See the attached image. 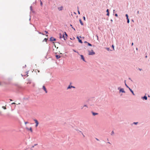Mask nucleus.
Wrapping results in <instances>:
<instances>
[{
	"label": "nucleus",
	"mask_w": 150,
	"mask_h": 150,
	"mask_svg": "<svg viewBox=\"0 0 150 150\" xmlns=\"http://www.w3.org/2000/svg\"><path fill=\"white\" fill-rule=\"evenodd\" d=\"M78 13L79 14H80V12L79 11H78Z\"/></svg>",
	"instance_id": "nucleus-42"
},
{
	"label": "nucleus",
	"mask_w": 150,
	"mask_h": 150,
	"mask_svg": "<svg viewBox=\"0 0 150 150\" xmlns=\"http://www.w3.org/2000/svg\"><path fill=\"white\" fill-rule=\"evenodd\" d=\"M139 13V11H137V13H138V14Z\"/></svg>",
	"instance_id": "nucleus-43"
},
{
	"label": "nucleus",
	"mask_w": 150,
	"mask_h": 150,
	"mask_svg": "<svg viewBox=\"0 0 150 150\" xmlns=\"http://www.w3.org/2000/svg\"><path fill=\"white\" fill-rule=\"evenodd\" d=\"M92 114L94 116H95V115H97L98 114V113H95V112H92Z\"/></svg>",
	"instance_id": "nucleus-14"
},
{
	"label": "nucleus",
	"mask_w": 150,
	"mask_h": 150,
	"mask_svg": "<svg viewBox=\"0 0 150 150\" xmlns=\"http://www.w3.org/2000/svg\"><path fill=\"white\" fill-rule=\"evenodd\" d=\"M1 85V83L0 82V85Z\"/></svg>",
	"instance_id": "nucleus-45"
},
{
	"label": "nucleus",
	"mask_w": 150,
	"mask_h": 150,
	"mask_svg": "<svg viewBox=\"0 0 150 150\" xmlns=\"http://www.w3.org/2000/svg\"><path fill=\"white\" fill-rule=\"evenodd\" d=\"M111 21H112V20L111 19Z\"/></svg>",
	"instance_id": "nucleus-47"
},
{
	"label": "nucleus",
	"mask_w": 150,
	"mask_h": 150,
	"mask_svg": "<svg viewBox=\"0 0 150 150\" xmlns=\"http://www.w3.org/2000/svg\"><path fill=\"white\" fill-rule=\"evenodd\" d=\"M127 19V23H129V19L128 18V19Z\"/></svg>",
	"instance_id": "nucleus-22"
},
{
	"label": "nucleus",
	"mask_w": 150,
	"mask_h": 150,
	"mask_svg": "<svg viewBox=\"0 0 150 150\" xmlns=\"http://www.w3.org/2000/svg\"><path fill=\"white\" fill-rule=\"evenodd\" d=\"M45 32L46 33H48V32L46 31H45Z\"/></svg>",
	"instance_id": "nucleus-37"
},
{
	"label": "nucleus",
	"mask_w": 150,
	"mask_h": 150,
	"mask_svg": "<svg viewBox=\"0 0 150 150\" xmlns=\"http://www.w3.org/2000/svg\"><path fill=\"white\" fill-rule=\"evenodd\" d=\"M80 132H81V133L82 134V135H83V137H85V136L83 135V133L82 132H81V131H80Z\"/></svg>",
	"instance_id": "nucleus-20"
},
{
	"label": "nucleus",
	"mask_w": 150,
	"mask_h": 150,
	"mask_svg": "<svg viewBox=\"0 0 150 150\" xmlns=\"http://www.w3.org/2000/svg\"><path fill=\"white\" fill-rule=\"evenodd\" d=\"M28 123V122H25V124H27Z\"/></svg>",
	"instance_id": "nucleus-31"
},
{
	"label": "nucleus",
	"mask_w": 150,
	"mask_h": 150,
	"mask_svg": "<svg viewBox=\"0 0 150 150\" xmlns=\"http://www.w3.org/2000/svg\"><path fill=\"white\" fill-rule=\"evenodd\" d=\"M84 107H86L87 108V106L86 105H84L83 106L81 107V109H83V108Z\"/></svg>",
	"instance_id": "nucleus-13"
},
{
	"label": "nucleus",
	"mask_w": 150,
	"mask_h": 150,
	"mask_svg": "<svg viewBox=\"0 0 150 150\" xmlns=\"http://www.w3.org/2000/svg\"><path fill=\"white\" fill-rule=\"evenodd\" d=\"M34 120L35 122V123H36L35 127H37L39 124V122L36 119H34Z\"/></svg>",
	"instance_id": "nucleus-4"
},
{
	"label": "nucleus",
	"mask_w": 150,
	"mask_h": 150,
	"mask_svg": "<svg viewBox=\"0 0 150 150\" xmlns=\"http://www.w3.org/2000/svg\"><path fill=\"white\" fill-rule=\"evenodd\" d=\"M108 143L110 144V143L109 142H108Z\"/></svg>",
	"instance_id": "nucleus-50"
},
{
	"label": "nucleus",
	"mask_w": 150,
	"mask_h": 150,
	"mask_svg": "<svg viewBox=\"0 0 150 150\" xmlns=\"http://www.w3.org/2000/svg\"><path fill=\"white\" fill-rule=\"evenodd\" d=\"M147 57V56H146V58Z\"/></svg>",
	"instance_id": "nucleus-51"
},
{
	"label": "nucleus",
	"mask_w": 150,
	"mask_h": 150,
	"mask_svg": "<svg viewBox=\"0 0 150 150\" xmlns=\"http://www.w3.org/2000/svg\"><path fill=\"white\" fill-rule=\"evenodd\" d=\"M3 108H4V109H6V108L5 107H4L3 106Z\"/></svg>",
	"instance_id": "nucleus-33"
},
{
	"label": "nucleus",
	"mask_w": 150,
	"mask_h": 150,
	"mask_svg": "<svg viewBox=\"0 0 150 150\" xmlns=\"http://www.w3.org/2000/svg\"><path fill=\"white\" fill-rule=\"evenodd\" d=\"M1 114V112H0V114Z\"/></svg>",
	"instance_id": "nucleus-53"
},
{
	"label": "nucleus",
	"mask_w": 150,
	"mask_h": 150,
	"mask_svg": "<svg viewBox=\"0 0 150 150\" xmlns=\"http://www.w3.org/2000/svg\"><path fill=\"white\" fill-rule=\"evenodd\" d=\"M120 92H123V93H125V91H124V90L123 88H121L120 90Z\"/></svg>",
	"instance_id": "nucleus-11"
},
{
	"label": "nucleus",
	"mask_w": 150,
	"mask_h": 150,
	"mask_svg": "<svg viewBox=\"0 0 150 150\" xmlns=\"http://www.w3.org/2000/svg\"><path fill=\"white\" fill-rule=\"evenodd\" d=\"M25 128L27 130L30 131L31 132H33V130L31 127H30V128H28V127H26Z\"/></svg>",
	"instance_id": "nucleus-3"
},
{
	"label": "nucleus",
	"mask_w": 150,
	"mask_h": 150,
	"mask_svg": "<svg viewBox=\"0 0 150 150\" xmlns=\"http://www.w3.org/2000/svg\"><path fill=\"white\" fill-rule=\"evenodd\" d=\"M85 43H87V42L86 41H85L84 42Z\"/></svg>",
	"instance_id": "nucleus-44"
},
{
	"label": "nucleus",
	"mask_w": 150,
	"mask_h": 150,
	"mask_svg": "<svg viewBox=\"0 0 150 150\" xmlns=\"http://www.w3.org/2000/svg\"><path fill=\"white\" fill-rule=\"evenodd\" d=\"M107 15L108 16H109V13H107Z\"/></svg>",
	"instance_id": "nucleus-32"
},
{
	"label": "nucleus",
	"mask_w": 150,
	"mask_h": 150,
	"mask_svg": "<svg viewBox=\"0 0 150 150\" xmlns=\"http://www.w3.org/2000/svg\"><path fill=\"white\" fill-rule=\"evenodd\" d=\"M56 57L57 59H58L60 57V56L58 55H56Z\"/></svg>",
	"instance_id": "nucleus-15"
},
{
	"label": "nucleus",
	"mask_w": 150,
	"mask_h": 150,
	"mask_svg": "<svg viewBox=\"0 0 150 150\" xmlns=\"http://www.w3.org/2000/svg\"><path fill=\"white\" fill-rule=\"evenodd\" d=\"M38 145L37 144H35L34 146H31V148L32 149V148H34V146H36V145Z\"/></svg>",
	"instance_id": "nucleus-18"
},
{
	"label": "nucleus",
	"mask_w": 150,
	"mask_h": 150,
	"mask_svg": "<svg viewBox=\"0 0 150 150\" xmlns=\"http://www.w3.org/2000/svg\"><path fill=\"white\" fill-rule=\"evenodd\" d=\"M106 12L108 13H109V10L108 9H107L106 10Z\"/></svg>",
	"instance_id": "nucleus-25"
},
{
	"label": "nucleus",
	"mask_w": 150,
	"mask_h": 150,
	"mask_svg": "<svg viewBox=\"0 0 150 150\" xmlns=\"http://www.w3.org/2000/svg\"><path fill=\"white\" fill-rule=\"evenodd\" d=\"M88 54L89 55H93L95 54V53L93 52V50H91V51H88Z\"/></svg>",
	"instance_id": "nucleus-2"
},
{
	"label": "nucleus",
	"mask_w": 150,
	"mask_h": 150,
	"mask_svg": "<svg viewBox=\"0 0 150 150\" xmlns=\"http://www.w3.org/2000/svg\"><path fill=\"white\" fill-rule=\"evenodd\" d=\"M88 45H89V46H92V45L90 43H88Z\"/></svg>",
	"instance_id": "nucleus-21"
},
{
	"label": "nucleus",
	"mask_w": 150,
	"mask_h": 150,
	"mask_svg": "<svg viewBox=\"0 0 150 150\" xmlns=\"http://www.w3.org/2000/svg\"><path fill=\"white\" fill-rule=\"evenodd\" d=\"M45 40H46L47 39H46V38H45Z\"/></svg>",
	"instance_id": "nucleus-49"
},
{
	"label": "nucleus",
	"mask_w": 150,
	"mask_h": 150,
	"mask_svg": "<svg viewBox=\"0 0 150 150\" xmlns=\"http://www.w3.org/2000/svg\"><path fill=\"white\" fill-rule=\"evenodd\" d=\"M62 9H63V7L62 6H61V7H58V9L59 11H61V10H62Z\"/></svg>",
	"instance_id": "nucleus-10"
},
{
	"label": "nucleus",
	"mask_w": 150,
	"mask_h": 150,
	"mask_svg": "<svg viewBox=\"0 0 150 150\" xmlns=\"http://www.w3.org/2000/svg\"><path fill=\"white\" fill-rule=\"evenodd\" d=\"M10 100L11 101H12V100L11 99H10Z\"/></svg>",
	"instance_id": "nucleus-41"
},
{
	"label": "nucleus",
	"mask_w": 150,
	"mask_h": 150,
	"mask_svg": "<svg viewBox=\"0 0 150 150\" xmlns=\"http://www.w3.org/2000/svg\"><path fill=\"white\" fill-rule=\"evenodd\" d=\"M96 140H98V141H99V140H98V139H97V138H96Z\"/></svg>",
	"instance_id": "nucleus-39"
},
{
	"label": "nucleus",
	"mask_w": 150,
	"mask_h": 150,
	"mask_svg": "<svg viewBox=\"0 0 150 150\" xmlns=\"http://www.w3.org/2000/svg\"><path fill=\"white\" fill-rule=\"evenodd\" d=\"M15 104V103H12V104Z\"/></svg>",
	"instance_id": "nucleus-35"
},
{
	"label": "nucleus",
	"mask_w": 150,
	"mask_h": 150,
	"mask_svg": "<svg viewBox=\"0 0 150 150\" xmlns=\"http://www.w3.org/2000/svg\"><path fill=\"white\" fill-rule=\"evenodd\" d=\"M50 40L51 41H54L56 40V39L53 37H51L50 38Z\"/></svg>",
	"instance_id": "nucleus-8"
},
{
	"label": "nucleus",
	"mask_w": 150,
	"mask_h": 150,
	"mask_svg": "<svg viewBox=\"0 0 150 150\" xmlns=\"http://www.w3.org/2000/svg\"><path fill=\"white\" fill-rule=\"evenodd\" d=\"M42 89L45 91V93H47V91L44 86H42Z\"/></svg>",
	"instance_id": "nucleus-6"
},
{
	"label": "nucleus",
	"mask_w": 150,
	"mask_h": 150,
	"mask_svg": "<svg viewBox=\"0 0 150 150\" xmlns=\"http://www.w3.org/2000/svg\"><path fill=\"white\" fill-rule=\"evenodd\" d=\"M30 8L31 9L32 8V7L30 6Z\"/></svg>",
	"instance_id": "nucleus-46"
},
{
	"label": "nucleus",
	"mask_w": 150,
	"mask_h": 150,
	"mask_svg": "<svg viewBox=\"0 0 150 150\" xmlns=\"http://www.w3.org/2000/svg\"><path fill=\"white\" fill-rule=\"evenodd\" d=\"M141 71V69H139Z\"/></svg>",
	"instance_id": "nucleus-52"
},
{
	"label": "nucleus",
	"mask_w": 150,
	"mask_h": 150,
	"mask_svg": "<svg viewBox=\"0 0 150 150\" xmlns=\"http://www.w3.org/2000/svg\"><path fill=\"white\" fill-rule=\"evenodd\" d=\"M73 51L74 52H77L78 53V52H76L75 50H73Z\"/></svg>",
	"instance_id": "nucleus-28"
},
{
	"label": "nucleus",
	"mask_w": 150,
	"mask_h": 150,
	"mask_svg": "<svg viewBox=\"0 0 150 150\" xmlns=\"http://www.w3.org/2000/svg\"><path fill=\"white\" fill-rule=\"evenodd\" d=\"M133 45V43H132V46Z\"/></svg>",
	"instance_id": "nucleus-40"
},
{
	"label": "nucleus",
	"mask_w": 150,
	"mask_h": 150,
	"mask_svg": "<svg viewBox=\"0 0 150 150\" xmlns=\"http://www.w3.org/2000/svg\"><path fill=\"white\" fill-rule=\"evenodd\" d=\"M125 16H126V17H127V19H128V18H128V14H126Z\"/></svg>",
	"instance_id": "nucleus-19"
},
{
	"label": "nucleus",
	"mask_w": 150,
	"mask_h": 150,
	"mask_svg": "<svg viewBox=\"0 0 150 150\" xmlns=\"http://www.w3.org/2000/svg\"><path fill=\"white\" fill-rule=\"evenodd\" d=\"M107 50L108 51H109V48H107Z\"/></svg>",
	"instance_id": "nucleus-36"
},
{
	"label": "nucleus",
	"mask_w": 150,
	"mask_h": 150,
	"mask_svg": "<svg viewBox=\"0 0 150 150\" xmlns=\"http://www.w3.org/2000/svg\"><path fill=\"white\" fill-rule=\"evenodd\" d=\"M79 21H80V23L81 25H83V23H82V21H81V19H80L79 20Z\"/></svg>",
	"instance_id": "nucleus-16"
},
{
	"label": "nucleus",
	"mask_w": 150,
	"mask_h": 150,
	"mask_svg": "<svg viewBox=\"0 0 150 150\" xmlns=\"http://www.w3.org/2000/svg\"><path fill=\"white\" fill-rule=\"evenodd\" d=\"M83 20H84V21H85V19H86V18H85V17L84 16H83Z\"/></svg>",
	"instance_id": "nucleus-26"
},
{
	"label": "nucleus",
	"mask_w": 150,
	"mask_h": 150,
	"mask_svg": "<svg viewBox=\"0 0 150 150\" xmlns=\"http://www.w3.org/2000/svg\"><path fill=\"white\" fill-rule=\"evenodd\" d=\"M71 83H70V85H69V86H68V87H67V89H70V88H75V87H74V86H71Z\"/></svg>",
	"instance_id": "nucleus-5"
},
{
	"label": "nucleus",
	"mask_w": 150,
	"mask_h": 150,
	"mask_svg": "<svg viewBox=\"0 0 150 150\" xmlns=\"http://www.w3.org/2000/svg\"><path fill=\"white\" fill-rule=\"evenodd\" d=\"M72 28L74 29V30H75V29L74 28H73V27H72Z\"/></svg>",
	"instance_id": "nucleus-38"
},
{
	"label": "nucleus",
	"mask_w": 150,
	"mask_h": 150,
	"mask_svg": "<svg viewBox=\"0 0 150 150\" xmlns=\"http://www.w3.org/2000/svg\"><path fill=\"white\" fill-rule=\"evenodd\" d=\"M115 16H116V17H117L118 16V15L117 14H115Z\"/></svg>",
	"instance_id": "nucleus-30"
},
{
	"label": "nucleus",
	"mask_w": 150,
	"mask_h": 150,
	"mask_svg": "<svg viewBox=\"0 0 150 150\" xmlns=\"http://www.w3.org/2000/svg\"><path fill=\"white\" fill-rule=\"evenodd\" d=\"M112 47H113V50H114V46L113 45H112Z\"/></svg>",
	"instance_id": "nucleus-27"
},
{
	"label": "nucleus",
	"mask_w": 150,
	"mask_h": 150,
	"mask_svg": "<svg viewBox=\"0 0 150 150\" xmlns=\"http://www.w3.org/2000/svg\"><path fill=\"white\" fill-rule=\"evenodd\" d=\"M138 122H134V123L135 124H137Z\"/></svg>",
	"instance_id": "nucleus-34"
},
{
	"label": "nucleus",
	"mask_w": 150,
	"mask_h": 150,
	"mask_svg": "<svg viewBox=\"0 0 150 150\" xmlns=\"http://www.w3.org/2000/svg\"><path fill=\"white\" fill-rule=\"evenodd\" d=\"M142 98L145 99V100H146L147 99V97L146 96H144L143 97H142Z\"/></svg>",
	"instance_id": "nucleus-17"
},
{
	"label": "nucleus",
	"mask_w": 150,
	"mask_h": 150,
	"mask_svg": "<svg viewBox=\"0 0 150 150\" xmlns=\"http://www.w3.org/2000/svg\"><path fill=\"white\" fill-rule=\"evenodd\" d=\"M129 88V90H130V91H131V92L132 93V94L133 95H134V92L132 90V89H131Z\"/></svg>",
	"instance_id": "nucleus-12"
},
{
	"label": "nucleus",
	"mask_w": 150,
	"mask_h": 150,
	"mask_svg": "<svg viewBox=\"0 0 150 150\" xmlns=\"http://www.w3.org/2000/svg\"><path fill=\"white\" fill-rule=\"evenodd\" d=\"M76 38L78 39L79 42L80 43H82V41L80 39L79 37L78 36H77Z\"/></svg>",
	"instance_id": "nucleus-7"
},
{
	"label": "nucleus",
	"mask_w": 150,
	"mask_h": 150,
	"mask_svg": "<svg viewBox=\"0 0 150 150\" xmlns=\"http://www.w3.org/2000/svg\"><path fill=\"white\" fill-rule=\"evenodd\" d=\"M125 86H126L127 87V88H129V87H128V86H127V85L126 84V83H125Z\"/></svg>",
	"instance_id": "nucleus-24"
},
{
	"label": "nucleus",
	"mask_w": 150,
	"mask_h": 150,
	"mask_svg": "<svg viewBox=\"0 0 150 150\" xmlns=\"http://www.w3.org/2000/svg\"><path fill=\"white\" fill-rule=\"evenodd\" d=\"M114 134V132L113 131H112L111 132V135H113Z\"/></svg>",
	"instance_id": "nucleus-23"
},
{
	"label": "nucleus",
	"mask_w": 150,
	"mask_h": 150,
	"mask_svg": "<svg viewBox=\"0 0 150 150\" xmlns=\"http://www.w3.org/2000/svg\"><path fill=\"white\" fill-rule=\"evenodd\" d=\"M42 2L41 1H40V4H41V5H42Z\"/></svg>",
	"instance_id": "nucleus-29"
},
{
	"label": "nucleus",
	"mask_w": 150,
	"mask_h": 150,
	"mask_svg": "<svg viewBox=\"0 0 150 150\" xmlns=\"http://www.w3.org/2000/svg\"><path fill=\"white\" fill-rule=\"evenodd\" d=\"M80 56L81 59H82L83 61H85V59L83 56L82 55H80Z\"/></svg>",
	"instance_id": "nucleus-9"
},
{
	"label": "nucleus",
	"mask_w": 150,
	"mask_h": 150,
	"mask_svg": "<svg viewBox=\"0 0 150 150\" xmlns=\"http://www.w3.org/2000/svg\"><path fill=\"white\" fill-rule=\"evenodd\" d=\"M64 33L65 34V36L63 33L62 34L60 33L59 34V38L60 39H62L63 38L64 40H65L67 39V35L65 32H64Z\"/></svg>",
	"instance_id": "nucleus-1"
},
{
	"label": "nucleus",
	"mask_w": 150,
	"mask_h": 150,
	"mask_svg": "<svg viewBox=\"0 0 150 150\" xmlns=\"http://www.w3.org/2000/svg\"><path fill=\"white\" fill-rule=\"evenodd\" d=\"M70 25L71 26H72V25Z\"/></svg>",
	"instance_id": "nucleus-48"
}]
</instances>
